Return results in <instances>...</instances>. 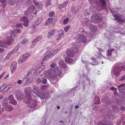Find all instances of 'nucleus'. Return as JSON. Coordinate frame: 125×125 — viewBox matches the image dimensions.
I'll return each mask as SVG.
<instances>
[{
  "label": "nucleus",
  "instance_id": "nucleus-9",
  "mask_svg": "<svg viewBox=\"0 0 125 125\" xmlns=\"http://www.w3.org/2000/svg\"><path fill=\"white\" fill-rule=\"evenodd\" d=\"M29 55L27 54H25L21 56L19 58L18 62L19 63H21L24 62L29 57Z\"/></svg>",
  "mask_w": 125,
  "mask_h": 125
},
{
  "label": "nucleus",
  "instance_id": "nucleus-51",
  "mask_svg": "<svg viewBox=\"0 0 125 125\" xmlns=\"http://www.w3.org/2000/svg\"><path fill=\"white\" fill-rule=\"evenodd\" d=\"M5 84H3L0 87V91H1L2 90L1 89H3V88H4V87H5Z\"/></svg>",
  "mask_w": 125,
  "mask_h": 125
},
{
  "label": "nucleus",
  "instance_id": "nucleus-56",
  "mask_svg": "<svg viewBox=\"0 0 125 125\" xmlns=\"http://www.w3.org/2000/svg\"><path fill=\"white\" fill-rule=\"evenodd\" d=\"M97 125H105L103 122H99L97 124Z\"/></svg>",
  "mask_w": 125,
  "mask_h": 125
},
{
  "label": "nucleus",
  "instance_id": "nucleus-15",
  "mask_svg": "<svg viewBox=\"0 0 125 125\" xmlns=\"http://www.w3.org/2000/svg\"><path fill=\"white\" fill-rule=\"evenodd\" d=\"M17 63L16 62H13L10 66V70L12 73H13L15 71L16 68Z\"/></svg>",
  "mask_w": 125,
  "mask_h": 125
},
{
  "label": "nucleus",
  "instance_id": "nucleus-57",
  "mask_svg": "<svg viewBox=\"0 0 125 125\" xmlns=\"http://www.w3.org/2000/svg\"><path fill=\"white\" fill-rule=\"evenodd\" d=\"M22 24L21 23L17 24L16 25V27L20 28L22 27Z\"/></svg>",
  "mask_w": 125,
  "mask_h": 125
},
{
  "label": "nucleus",
  "instance_id": "nucleus-54",
  "mask_svg": "<svg viewBox=\"0 0 125 125\" xmlns=\"http://www.w3.org/2000/svg\"><path fill=\"white\" fill-rule=\"evenodd\" d=\"M54 14V12H51L49 13V16L50 17H52L53 16Z\"/></svg>",
  "mask_w": 125,
  "mask_h": 125
},
{
  "label": "nucleus",
  "instance_id": "nucleus-5",
  "mask_svg": "<svg viewBox=\"0 0 125 125\" xmlns=\"http://www.w3.org/2000/svg\"><path fill=\"white\" fill-rule=\"evenodd\" d=\"M27 100V103L29 104V107L33 108L36 107L37 104V102L36 100H32L31 98V100L29 99Z\"/></svg>",
  "mask_w": 125,
  "mask_h": 125
},
{
  "label": "nucleus",
  "instance_id": "nucleus-14",
  "mask_svg": "<svg viewBox=\"0 0 125 125\" xmlns=\"http://www.w3.org/2000/svg\"><path fill=\"white\" fill-rule=\"evenodd\" d=\"M21 32L20 29H18L16 31L13 30L11 31L10 34V36L11 37H15L16 36L17 33H19Z\"/></svg>",
  "mask_w": 125,
  "mask_h": 125
},
{
  "label": "nucleus",
  "instance_id": "nucleus-44",
  "mask_svg": "<svg viewBox=\"0 0 125 125\" xmlns=\"http://www.w3.org/2000/svg\"><path fill=\"white\" fill-rule=\"evenodd\" d=\"M8 90L7 86H5V87L3 88L1 92H5L7 91Z\"/></svg>",
  "mask_w": 125,
  "mask_h": 125
},
{
  "label": "nucleus",
  "instance_id": "nucleus-20",
  "mask_svg": "<svg viewBox=\"0 0 125 125\" xmlns=\"http://www.w3.org/2000/svg\"><path fill=\"white\" fill-rule=\"evenodd\" d=\"M45 66L44 65H42L39 66L38 68L37 69L36 73L37 74H39L41 73L42 70L45 68Z\"/></svg>",
  "mask_w": 125,
  "mask_h": 125
},
{
  "label": "nucleus",
  "instance_id": "nucleus-55",
  "mask_svg": "<svg viewBox=\"0 0 125 125\" xmlns=\"http://www.w3.org/2000/svg\"><path fill=\"white\" fill-rule=\"evenodd\" d=\"M120 69H123L124 71H125V65H123L121 67H120Z\"/></svg>",
  "mask_w": 125,
  "mask_h": 125
},
{
  "label": "nucleus",
  "instance_id": "nucleus-3",
  "mask_svg": "<svg viewBox=\"0 0 125 125\" xmlns=\"http://www.w3.org/2000/svg\"><path fill=\"white\" fill-rule=\"evenodd\" d=\"M6 40L5 41V43L3 41L0 40V46L5 47H7L6 44L10 45L12 43L13 41V40L11 38H10L9 36H7L6 37Z\"/></svg>",
  "mask_w": 125,
  "mask_h": 125
},
{
  "label": "nucleus",
  "instance_id": "nucleus-38",
  "mask_svg": "<svg viewBox=\"0 0 125 125\" xmlns=\"http://www.w3.org/2000/svg\"><path fill=\"white\" fill-rule=\"evenodd\" d=\"M47 79L45 77H43L42 79V83L43 84H46L47 82Z\"/></svg>",
  "mask_w": 125,
  "mask_h": 125
},
{
  "label": "nucleus",
  "instance_id": "nucleus-48",
  "mask_svg": "<svg viewBox=\"0 0 125 125\" xmlns=\"http://www.w3.org/2000/svg\"><path fill=\"white\" fill-rule=\"evenodd\" d=\"M120 81H124L125 82V75L122 77L120 79Z\"/></svg>",
  "mask_w": 125,
  "mask_h": 125
},
{
  "label": "nucleus",
  "instance_id": "nucleus-26",
  "mask_svg": "<svg viewBox=\"0 0 125 125\" xmlns=\"http://www.w3.org/2000/svg\"><path fill=\"white\" fill-rule=\"evenodd\" d=\"M68 3V1L67 0L63 3H62L59 5V8H62L65 7Z\"/></svg>",
  "mask_w": 125,
  "mask_h": 125
},
{
  "label": "nucleus",
  "instance_id": "nucleus-53",
  "mask_svg": "<svg viewBox=\"0 0 125 125\" xmlns=\"http://www.w3.org/2000/svg\"><path fill=\"white\" fill-rule=\"evenodd\" d=\"M75 45L77 47L80 46V44L79 42H76L75 43Z\"/></svg>",
  "mask_w": 125,
  "mask_h": 125
},
{
  "label": "nucleus",
  "instance_id": "nucleus-41",
  "mask_svg": "<svg viewBox=\"0 0 125 125\" xmlns=\"http://www.w3.org/2000/svg\"><path fill=\"white\" fill-rule=\"evenodd\" d=\"M89 20L87 18H85L84 19V21L83 23L84 24H85V25L87 24L88 23Z\"/></svg>",
  "mask_w": 125,
  "mask_h": 125
},
{
  "label": "nucleus",
  "instance_id": "nucleus-24",
  "mask_svg": "<svg viewBox=\"0 0 125 125\" xmlns=\"http://www.w3.org/2000/svg\"><path fill=\"white\" fill-rule=\"evenodd\" d=\"M50 51H48L46 53L45 56L43 58L42 60L43 61H45L49 57H51L50 56Z\"/></svg>",
  "mask_w": 125,
  "mask_h": 125
},
{
  "label": "nucleus",
  "instance_id": "nucleus-59",
  "mask_svg": "<svg viewBox=\"0 0 125 125\" xmlns=\"http://www.w3.org/2000/svg\"><path fill=\"white\" fill-rule=\"evenodd\" d=\"M3 110V107L1 108L0 105V114H1V112Z\"/></svg>",
  "mask_w": 125,
  "mask_h": 125
},
{
  "label": "nucleus",
  "instance_id": "nucleus-17",
  "mask_svg": "<svg viewBox=\"0 0 125 125\" xmlns=\"http://www.w3.org/2000/svg\"><path fill=\"white\" fill-rule=\"evenodd\" d=\"M28 41L29 40L26 37L24 38L22 42L19 43L18 47H20L23 46L25 43H27Z\"/></svg>",
  "mask_w": 125,
  "mask_h": 125
},
{
  "label": "nucleus",
  "instance_id": "nucleus-23",
  "mask_svg": "<svg viewBox=\"0 0 125 125\" xmlns=\"http://www.w3.org/2000/svg\"><path fill=\"white\" fill-rule=\"evenodd\" d=\"M59 64L60 66L63 68H65L67 67V65L63 60H61L60 61Z\"/></svg>",
  "mask_w": 125,
  "mask_h": 125
},
{
  "label": "nucleus",
  "instance_id": "nucleus-35",
  "mask_svg": "<svg viewBox=\"0 0 125 125\" xmlns=\"http://www.w3.org/2000/svg\"><path fill=\"white\" fill-rule=\"evenodd\" d=\"M8 103V101L6 100H4L2 102V104L3 106L5 107L7 105Z\"/></svg>",
  "mask_w": 125,
  "mask_h": 125
},
{
  "label": "nucleus",
  "instance_id": "nucleus-30",
  "mask_svg": "<svg viewBox=\"0 0 125 125\" xmlns=\"http://www.w3.org/2000/svg\"><path fill=\"white\" fill-rule=\"evenodd\" d=\"M114 50V49L113 48L108 49L107 51V55L108 56H110L112 54V52Z\"/></svg>",
  "mask_w": 125,
  "mask_h": 125
},
{
  "label": "nucleus",
  "instance_id": "nucleus-49",
  "mask_svg": "<svg viewBox=\"0 0 125 125\" xmlns=\"http://www.w3.org/2000/svg\"><path fill=\"white\" fill-rule=\"evenodd\" d=\"M29 24L27 21H25L23 23V25L25 27H27L28 26Z\"/></svg>",
  "mask_w": 125,
  "mask_h": 125
},
{
  "label": "nucleus",
  "instance_id": "nucleus-27",
  "mask_svg": "<svg viewBox=\"0 0 125 125\" xmlns=\"http://www.w3.org/2000/svg\"><path fill=\"white\" fill-rule=\"evenodd\" d=\"M18 0H8V2L9 5H12L14 4Z\"/></svg>",
  "mask_w": 125,
  "mask_h": 125
},
{
  "label": "nucleus",
  "instance_id": "nucleus-25",
  "mask_svg": "<svg viewBox=\"0 0 125 125\" xmlns=\"http://www.w3.org/2000/svg\"><path fill=\"white\" fill-rule=\"evenodd\" d=\"M5 110L8 111H10L13 110V108L10 105H8L5 107Z\"/></svg>",
  "mask_w": 125,
  "mask_h": 125
},
{
  "label": "nucleus",
  "instance_id": "nucleus-22",
  "mask_svg": "<svg viewBox=\"0 0 125 125\" xmlns=\"http://www.w3.org/2000/svg\"><path fill=\"white\" fill-rule=\"evenodd\" d=\"M60 50V49L59 48H58L56 50L54 51L51 54H50V56H51V57H52L56 55L59 52Z\"/></svg>",
  "mask_w": 125,
  "mask_h": 125
},
{
  "label": "nucleus",
  "instance_id": "nucleus-64",
  "mask_svg": "<svg viewBox=\"0 0 125 125\" xmlns=\"http://www.w3.org/2000/svg\"><path fill=\"white\" fill-rule=\"evenodd\" d=\"M5 50L4 49L0 48V52L2 53Z\"/></svg>",
  "mask_w": 125,
  "mask_h": 125
},
{
  "label": "nucleus",
  "instance_id": "nucleus-11",
  "mask_svg": "<svg viewBox=\"0 0 125 125\" xmlns=\"http://www.w3.org/2000/svg\"><path fill=\"white\" fill-rule=\"evenodd\" d=\"M8 100L9 101V102L11 104L15 105L17 104V102L16 101L14 100V98L12 95H10L9 97Z\"/></svg>",
  "mask_w": 125,
  "mask_h": 125
},
{
  "label": "nucleus",
  "instance_id": "nucleus-45",
  "mask_svg": "<svg viewBox=\"0 0 125 125\" xmlns=\"http://www.w3.org/2000/svg\"><path fill=\"white\" fill-rule=\"evenodd\" d=\"M70 27L69 26H66L64 29V30L65 32H67L70 28Z\"/></svg>",
  "mask_w": 125,
  "mask_h": 125
},
{
  "label": "nucleus",
  "instance_id": "nucleus-13",
  "mask_svg": "<svg viewBox=\"0 0 125 125\" xmlns=\"http://www.w3.org/2000/svg\"><path fill=\"white\" fill-rule=\"evenodd\" d=\"M18 48L16 47L13 50L10 52L6 56V59L7 60L9 59L11 55L12 54L14 53L15 52L18 51Z\"/></svg>",
  "mask_w": 125,
  "mask_h": 125
},
{
  "label": "nucleus",
  "instance_id": "nucleus-31",
  "mask_svg": "<svg viewBox=\"0 0 125 125\" xmlns=\"http://www.w3.org/2000/svg\"><path fill=\"white\" fill-rule=\"evenodd\" d=\"M65 61L66 62L71 63L73 62V61L71 58L69 57H66L65 58Z\"/></svg>",
  "mask_w": 125,
  "mask_h": 125
},
{
  "label": "nucleus",
  "instance_id": "nucleus-6",
  "mask_svg": "<svg viewBox=\"0 0 125 125\" xmlns=\"http://www.w3.org/2000/svg\"><path fill=\"white\" fill-rule=\"evenodd\" d=\"M78 52V49L77 48H73L67 51L66 54L69 56L73 57L74 56V54L77 53Z\"/></svg>",
  "mask_w": 125,
  "mask_h": 125
},
{
  "label": "nucleus",
  "instance_id": "nucleus-37",
  "mask_svg": "<svg viewBox=\"0 0 125 125\" xmlns=\"http://www.w3.org/2000/svg\"><path fill=\"white\" fill-rule=\"evenodd\" d=\"M82 61L83 63L85 65V66L86 68H87L89 64H90L88 62L84 60H82Z\"/></svg>",
  "mask_w": 125,
  "mask_h": 125
},
{
  "label": "nucleus",
  "instance_id": "nucleus-28",
  "mask_svg": "<svg viewBox=\"0 0 125 125\" xmlns=\"http://www.w3.org/2000/svg\"><path fill=\"white\" fill-rule=\"evenodd\" d=\"M42 21V18H39L37 19L36 21L34 24L35 26H37L38 25H39L41 22Z\"/></svg>",
  "mask_w": 125,
  "mask_h": 125
},
{
  "label": "nucleus",
  "instance_id": "nucleus-1",
  "mask_svg": "<svg viewBox=\"0 0 125 125\" xmlns=\"http://www.w3.org/2000/svg\"><path fill=\"white\" fill-rule=\"evenodd\" d=\"M35 7L33 5L31 6L30 8L27 9L25 12V16L23 17L20 19L21 21L25 22L29 21L28 20H31L32 18V15H36L37 13V10H35Z\"/></svg>",
  "mask_w": 125,
  "mask_h": 125
},
{
  "label": "nucleus",
  "instance_id": "nucleus-39",
  "mask_svg": "<svg viewBox=\"0 0 125 125\" xmlns=\"http://www.w3.org/2000/svg\"><path fill=\"white\" fill-rule=\"evenodd\" d=\"M37 42L34 39L32 42L31 44V48H32L34 47L35 45Z\"/></svg>",
  "mask_w": 125,
  "mask_h": 125
},
{
  "label": "nucleus",
  "instance_id": "nucleus-61",
  "mask_svg": "<svg viewBox=\"0 0 125 125\" xmlns=\"http://www.w3.org/2000/svg\"><path fill=\"white\" fill-rule=\"evenodd\" d=\"M120 109L122 111H124L125 110V107L123 106H121Z\"/></svg>",
  "mask_w": 125,
  "mask_h": 125
},
{
  "label": "nucleus",
  "instance_id": "nucleus-47",
  "mask_svg": "<svg viewBox=\"0 0 125 125\" xmlns=\"http://www.w3.org/2000/svg\"><path fill=\"white\" fill-rule=\"evenodd\" d=\"M69 21V19L68 18L65 19L63 20V24H66Z\"/></svg>",
  "mask_w": 125,
  "mask_h": 125
},
{
  "label": "nucleus",
  "instance_id": "nucleus-42",
  "mask_svg": "<svg viewBox=\"0 0 125 125\" xmlns=\"http://www.w3.org/2000/svg\"><path fill=\"white\" fill-rule=\"evenodd\" d=\"M51 0H46L45 5L46 6H49L51 4L50 2Z\"/></svg>",
  "mask_w": 125,
  "mask_h": 125
},
{
  "label": "nucleus",
  "instance_id": "nucleus-50",
  "mask_svg": "<svg viewBox=\"0 0 125 125\" xmlns=\"http://www.w3.org/2000/svg\"><path fill=\"white\" fill-rule=\"evenodd\" d=\"M41 82V79L40 78H38L36 80V83L38 84H40Z\"/></svg>",
  "mask_w": 125,
  "mask_h": 125
},
{
  "label": "nucleus",
  "instance_id": "nucleus-46",
  "mask_svg": "<svg viewBox=\"0 0 125 125\" xmlns=\"http://www.w3.org/2000/svg\"><path fill=\"white\" fill-rule=\"evenodd\" d=\"M15 97L16 99L18 100H21L23 98L22 97V96L21 95L20 96H19L16 95L15 96Z\"/></svg>",
  "mask_w": 125,
  "mask_h": 125
},
{
  "label": "nucleus",
  "instance_id": "nucleus-40",
  "mask_svg": "<svg viewBox=\"0 0 125 125\" xmlns=\"http://www.w3.org/2000/svg\"><path fill=\"white\" fill-rule=\"evenodd\" d=\"M82 36L81 35L78 34L76 35L75 38L77 40L79 41V40H80Z\"/></svg>",
  "mask_w": 125,
  "mask_h": 125
},
{
  "label": "nucleus",
  "instance_id": "nucleus-7",
  "mask_svg": "<svg viewBox=\"0 0 125 125\" xmlns=\"http://www.w3.org/2000/svg\"><path fill=\"white\" fill-rule=\"evenodd\" d=\"M111 11L113 15L116 20L119 23H121L125 22V19H121L120 18V16L115 14V11L113 10H111Z\"/></svg>",
  "mask_w": 125,
  "mask_h": 125
},
{
  "label": "nucleus",
  "instance_id": "nucleus-29",
  "mask_svg": "<svg viewBox=\"0 0 125 125\" xmlns=\"http://www.w3.org/2000/svg\"><path fill=\"white\" fill-rule=\"evenodd\" d=\"M86 38L84 35H83L81 37L80 40H79V41L83 42L84 43L86 41Z\"/></svg>",
  "mask_w": 125,
  "mask_h": 125
},
{
  "label": "nucleus",
  "instance_id": "nucleus-32",
  "mask_svg": "<svg viewBox=\"0 0 125 125\" xmlns=\"http://www.w3.org/2000/svg\"><path fill=\"white\" fill-rule=\"evenodd\" d=\"M35 94L36 95H37V96H38L39 97H40L42 99H45L46 98H47V96H43L42 97L41 96V94H40L38 93L37 92V90L36 91H35Z\"/></svg>",
  "mask_w": 125,
  "mask_h": 125
},
{
  "label": "nucleus",
  "instance_id": "nucleus-18",
  "mask_svg": "<svg viewBox=\"0 0 125 125\" xmlns=\"http://www.w3.org/2000/svg\"><path fill=\"white\" fill-rule=\"evenodd\" d=\"M99 4L98 6V8H100L99 10L104 8V6L106 4L105 1L104 0H99Z\"/></svg>",
  "mask_w": 125,
  "mask_h": 125
},
{
  "label": "nucleus",
  "instance_id": "nucleus-33",
  "mask_svg": "<svg viewBox=\"0 0 125 125\" xmlns=\"http://www.w3.org/2000/svg\"><path fill=\"white\" fill-rule=\"evenodd\" d=\"M53 19L52 18H49L46 21L45 23L47 25L50 23L51 24L52 23Z\"/></svg>",
  "mask_w": 125,
  "mask_h": 125
},
{
  "label": "nucleus",
  "instance_id": "nucleus-58",
  "mask_svg": "<svg viewBox=\"0 0 125 125\" xmlns=\"http://www.w3.org/2000/svg\"><path fill=\"white\" fill-rule=\"evenodd\" d=\"M56 66L55 64L54 63H52L51 65V66L52 68H53Z\"/></svg>",
  "mask_w": 125,
  "mask_h": 125
},
{
  "label": "nucleus",
  "instance_id": "nucleus-4",
  "mask_svg": "<svg viewBox=\"0 0 125 125\" xmlns=\"http://www.w3.org/2000/svg\"><path fill=\"white\" fill-rule=\"evenodd\" d=\"M100 15L99 14H94L91 18L92 21L94 23H98L101 21L100 18Z\"/></svg>",
  "mask_w": 125,
  "mask_h": 125
},
{
  "label": "nucleus",
  "instance_id": "nucleus-2",
  "mask_svg": "<svg viewBox=\"0 0 125 125\" xmlns=\"http://www.w3.org/2000/svg\"><path fill=\"white\" fill-rule=\"evenodd\" d=\"M62 72L61 69L58 67H55L54 69H50L45 72V75L48 79H50L55 76H59Z\"/></svg>",
  "mask_w": 125,
  "mask_h": 125
},
{
  "label": "nucleus",
  "instance_id": "nucleus-34",
  "mask_svg": "<svg viewBox=\"0 0 125 125\" xmlns=\"http://www.w3.org/2000/svg\"><path fill=\"white\" fill-rule=\"evenodd\" d=\"M64 31L62 30H61L58 31V34L59 36L62 37L64 35Z\"/></svg>",
  "mask_w": 125,
  "mask_h": 125
},
{
  "label": "nucleus",
  "instance_id": "nucleus-60",
  "mask_svg": "<svg viewBox=\"0 0 125 125\" xmlns=\"http://www.w3.org/2000/svg\"><path fill=\"white\" fill-rule=\"evenodd\" d=\"M7 88L9 89L12 86V85L11 84H9L8 85L6 86Z\"/></svg>",
  "mask_w": 125,
  "mask_h": 125
},
{
  "label": "nucleus",
  "instance_id": "nucleus-8",
  "mask_svg": "<svg viewBox=\"0 0 125 125\" xmlns=\"http://www.w3.org/2000/svg\"><path fill=\"white\" fill-rule=\"evenodd\" d=\"M25 91L26 95L27 96V99H29L31 100L32 89L30 87H27L25 88Z\"/></svg>",
  "mask_w": 125,
  "mask_h": 125
},
{
  "label": "nucleus",
  "instance_id": "nucleus-62",
  "mask_svg": "<svg viewBox=\"0 0 125 125\" xmlns=\"http://www.w3.org/2000/svg\"><path fill=\"white\" fill-rule=\"evenodd\" d=\"M22 81L21 80H20L18 81L17 83L19 84H21L22 83Z\"/></svg>",
  "mask_w": 125,
  "mask_h": 125
},
{
  "label": "nucleus",
  "instance_id": "nucleus-52",
  "mask_svg": "<svg viewBox=\"0 0 125 125\" xmlns=\"http://www.w3.org/2000/svg\"><path fill=\"white\" fill-rule=\"evenodd\" d=\"M24 1L25 0H19V3L22 4L24 3Z\"/></svg>",
  "mask_w": 125,
  "mask_h": 125
},
{
  "label": "nucleus",
  "instance_id": "nucleus-12",
  "mask_svg": "<svg viewBox=\"0 0 125 125\" xmlns=\"http://www.w3.org/2000/svg\"><path fill=\"white\" fill-rule=\"evenodd\" d=\"M55 31L54 30H50L48 32L47 37L48 39H51L53 37L55 34Z\"/></svg>",
  "mask_w": 125,
  "mask_h": 125
},
{
  "label": "nucleus",
  "instance_id": "nucleus-63",
  "mask_svg": "<svg viewBox=\"0 0 125 125\" xmlns=\"http://www.w3.org/2000/svg\"><path fill=\"white\" fill-rule=\"evenodd\" d=\"M121 120H119L117 122V124L118 125H120L121 124Z\"/></svg>",
  "mask_w": 125,
  "mask_h": 125
},
{
  "label": "nucleus",
  "instance_id": "nucleus-21",
  "mask_svg": "<svg viewBox=\"0 0 125 125\" xmlns=\"http://www.w3.org/2000/svg\"><path fill=\"white\" fill-rule=\"evenodd\" d=\"M125 84H122L118 86V88H119V92L122 93L124 92V89Z\"/></svg>",
  "mask_w": 125,
  "mask_h": 125
},
{
  "label": "nucleus",
  "instance_id": "nucleus-43",
  "mask_svg": "<svg viewBox=\"0 0 125 125\" xmlns=\"http://www.w3.org/2000/svg\"><path fill=\"white\" fill-rule=\"evenodd\" d=\"M42 38V36H39L37 37L36 39H34V40L37 42L39 41Z\"/></svg>",
  "mask_w": 125,
  "mask_h": 125
},
{
  "label": "nucleus",
  "instance_id": "nucleus-10",
  "mask_svg": "<svg viewBox=\"0 0 125 125\" xmlns=\"http://www.w3.org/2000/svg\"><path fill=\"white\" fill-rule=\"evenodd\" d=\"M121 71L120 67L117 66L113 70L114 74L116 77L118 76Z\"/></svg>",
  "mask_w": 125,
  "mask_h": 125
},
{
  "label": "nucleus",
  "instance_id": "nucleus-19",
  "mask_svg": "<svg viewBox=\"0 0 125 125\" xmlns=\"http://www.w3.org/2000/svg\"><path fill=\"white\" fill-rule=\"evenodd\" d=\"M89 28L90 31L93 32L96 31L97 30L96 27L93 25H90L89 27Z\"/></svg>",
  "mask_w": 125,
  "mask_h": 125
},
{
  "label": "nucleus",
  "instance_id": "nucleus-16",
  "mask_svg": "<svg viewBox=\"0 0 125 125\" xmlns=\"http://www.w3.org/2000/svg\"><path fill=\"white\" fill-rule=\"evenodd\" d=\"M80 9L79 6H77L75 7V6H73L71 9V12L73 13H75L78 11Z\"/></svg>",
  "mask_w": 125,
  "mask_h": 125
},
{
  "label": "nucleus",
  "instance_id": "nucleus-36",
  "mask_svg": "<svg viewBox=\"0 0 125 125\" xmlns=\"http://www.w3.org/2000/svg\"><path fill=\"white\" fill-rule=\"evenodd\" d=\"M33 78L32 77H31L30 78L28 79L27 80V81L25 82V84H26L29 83L33 81Z\"/></svg>",
  "mask_w": 125,
  "mask_h": 125
}]
</instances>
